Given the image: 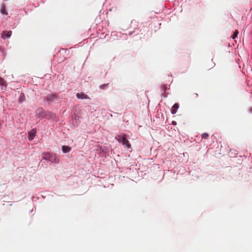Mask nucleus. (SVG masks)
Here are the masks:
<instances>
[{
  "mask_svg": "<svg viewBox=\"0 0 252 252\" xmlns=\"http://www.w3.org/2000/svg\"><path fill=\"white\" fill-rule=\"evenodd\" d=\"M43 155L42 158L47 161H51L53 163H58L60 160L59 158L56 157L55 154L45 153Z\"/></svg>",
  "mask_w": 252,
  "mask_h": 252,
  "instance_id": "f257e3e1",
  "label": "nucleus"
},
{
  "mask_svg": "<svg viewBox=\"0 0 252 252\" xmlns=\"http://www.w3.org/2000/svg\"><path fill=\"white\" fill-rule=\"evenodd\" d=\"M116 139L120 142H121L124 146H125L127 148H130L131 145L128 140L126 137L125 134H120L116 137Z\"/></svg>",
  "mask_w": 252,
  "mask_h": 252,
  "instance_id": "f03ea898",
  "label": "nucleus"
},
{
  "mask_svg": "<svg viewBox=\"0 0 252 252\" xmlns=\"http://www.w3.org/2000/svg\"><path fill=\"white\" fill-rule=\"evenodd\" d=\"M6 88V84L3 78L0 76V94L3 93V91Z\"/></svg>",
  "mask_w": 252,
  "mask_h": 252,
  "instance_id": "7ed1b4c3",
  "label": "nucleus"
},
{
  "mask_svg": "<svg viewBox=\"0 0 252 252\" xmlns=\"http://www.w3.org/2000/svg\"><path fill=\"white\" fill-rule=\"evenodd\" d=\"M11 34L12 32L11 31H4L1 33V37L3 39L5 37H10Z\"/></svg>",
  "mask_w": 252,
  "mask_h": 252,
  "instance_id": "20e7f679",
  "label": "nucleus"
},
{
  "mask_svg": "<svg viewBox=\"0 0 252 252\" xmlns=\"http://www.w3.org/2000/svg\"><path fill=\"white\" fill-rule=\"evenodd\" d=\"M36 131L34 129H32L29 132V140H32L35 136Z\"/></svg>",
  "mask_w": 252,
  "mask_h": 252,
  "instance_id": "39448f33",
  "label": "nucleus"
},
{
  "mask_svg": "<svg viewBox=\"0 0 252 252\" xmlns=\"http://www.w3.org/2000/svg\"><path fill=\"white\" fill-rule=\"evenodd\" d=\"M179 105L178 103H175L174 104V105L172 106L171 109V113L173 114H175L176 113L178 109L179 108Z\"/></svg>",
  "mask_w": 252,
  "mask_h": 252,
  "instance_id": "423d86ee",
  "label": "nucleus"
},
{
  "mask_svg": "<svg viewBox=\"0 0 252 252\" xmlns=\"http://www.w3.org/2000/svg\"><path fill=\"white\" fill-rule=\"evenodd\" d=\"M71 148L67 146L63 145L62 146V151L64 153H66L70 152L71 151Z\"/></svg>",
  "mask_w": 252,
  "mask_h": 252,
  "instance_id": "0eeeda50",
  "label": "nucleus"
},
{
  "mask_svg": "<svg viewBox=\"0 0 252 252\" xmlns=\"http://www.w3.org/2000/svg\"><path fill=\"white\" fill-rule=\"evenodd\" d=\"M0 12L2 14H4V15H7L8 14L7 12H6V11L5 10V7L4 5H3L2 6V7L1 8V9H0Z\"/></svg>",
  "mask_w": 252,
  "mask_h": 252,
  "instance_id": "6e6552de",
  "label": "nucleus"
},
{
  "mask_svg": "<svg viewBox=\"0 0 252 252\" xmlns=\"http://www.w3.org/2000/svg\"><path fill=\"white\" fill-rule=\"evenodd\" d=\"M55 96H56V95H49V97H47L46 98V100L48 101H51V100H53L55 98Z\"/></svg>",
  "mask_w": 252,
  "mask_h": 252,
  "instance_id": "1a4fd4ad",
  "label": "nucleus"
},
{
  "mask_svg": "<svg viewBox=\"0 0 252 252\" xmlns=\"http://www.w3.org/2000/svg\"><path fill=\"white\" fill-rule=\"evenodd\" d=\"M25 100V95H20V96L19 97V99H18L19 102L21 103Z\"/></svg>",
  "mask_w": 252,
  "mask_h": 252,
  "instance_id": "9d476101",
  "label": "nucleus"
},
{
  "mask_svg": "<svg viewBox=\"0 0 252 252\" xmlns=\"http://www.w3.org/2000/svg\"><path fill=\"white\" fill-rule=\"evenodd\" d=\"M238 33H239V32H238V30H236L234 32L232 36V38L233 39H235L237 36Z\"/></svg>",
  "mask_w": 252,
  "mask_h": 252,
  "instance_id": "9b49d317",
  "label": "nucleus"
},
{
  "mask_svg": "<svg viewBox=\"0 0 252 252\" xmlns=\"http://www.w3.org/2000/svg\"><path fill=\"white\" fill-rule=\"evenodd\" d=\"M209 135L207 133H204L202 134V138L204 139H207L209 137Z\"/></svg>",
  "mask_w": 252,
  "mask_h": 252,
  "instance_id": "f8f14e48",
  "label": "nucleus"
},
{
  "mask_svg": "<svg viewBox=\"0 0 252 252\" xmlns=\"http://www.w3.org/2000/svg\"><path fill=\"white\" fill-rule=\"evenodd\" d=\"M78 98L79 99H85L88 98L87 95H77Z\"/></svg>",
  "mask_w": 252,
  "mask_h": 252,
  "instance_id": "ddd939ff",
  "label": "nucleus"
},
{
  "mask_svg": "<svg viewBox=\"0 0 252 252\" xmlns=\"http://www.w3.org/2000/svg\"><path fill=\"white\" fill-rule=\"evenodd\" d=\"M107 85H104L103 86H101V89H103L104 87H106Z\"/></svg>",
  "mask_w": 252,
  "mask_h": 252,
  "instance_id": "4468645a",
  "label": "nucleus"
},
{
  "mask_svg": "<svg viewBox=\"0 0 252 252\" xmlns=\"http://www.w3.org/2000/svg\"><path fill=\"white\" fill-rule=\"evenodd\" d=\"M50 112H46V114H45V116H48V115H50Z\"/></svg>",
  "mask_w": 252,
  "mask_h": 252,
  "instance_id": "2eb2a0df",
  "label": "nucleus"
},
{
  "mask_svg": "<svg viewBox=\"0 0 252 252\" xmlns=\"http://www.w3.org/2000/svg\"><path fill=\"white\" fill-rule=\"evenodd\" d=\"M172 124H173V125H176V122H175V121H173V122H172Z\"/></svg>",
  "mask_w": 252,
  "mask_h": 252,
  "instance_id": "dca6fc26",
  "label": "nucleus"
},
{
  "mask_svg": "<svg viewBox=\"0 0 252 252\" xmlns=\"http://www.w3.org/2000/svg\"><path fill=\"white\" fill-rule=\"evenodd\" d=\"M51 117V118H54L55 117V115H52Z\"/></svg>",
  "mask_w": 252,
  "mask_h": 252,
  "instance_id": "f3484780",
  "label": "nucleus"
}]
</instances>
